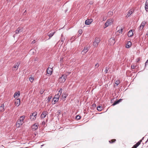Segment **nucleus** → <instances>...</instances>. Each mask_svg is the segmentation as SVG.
Masks as SVG:
<instances>
[{
	"instance_id": "nucleus-1",
	"label": "nucleus",
	"mask_w": 148,
	"mask_h": 148,
	"mask_svg": "<svg viewBox=\"0 0 148 148\" xmlns=\"http://www.w3.org/2000/svg\"><path fill=\"white\" fill-rule=\"evenodd\" d=\"M67 75H68L64 74H63L61 76L59 79L60 83H62L65 82L67 78Z\"/></svg>"
},
{
	"instance_id": "nucleus-2",
	"label": "nucleus",
	"mask_w": 148,
	"mask_h": 148,
	"mask_svg": "<svg viewBox=\"0 0 148 148\" xmlns=\"http://www.w3.org/2000/svg\"><path fill=\"white\" fill-rule=\"evenodd\" d=\"M112 19H110L108 20L105 24V28H106L109 25H111L112 23Z\"/></svg>"
},
{
	"instance_id": "nucleus-3",
	"label": "nucleus",
	"mask_w": 148,
	"mask_h": 148,
	"mask_svg": "<svg viewBox=\"0 0 148 148\" xmlns=\"http://www.w3.org/2000/svg\"><path fill=\"white\" fill-rule=\"evenodd\" d=\"M20 64V62H18L17 63H16L12 67L13 70H17L18 69Z\"/></svg>"
},
{
	"instance_id": "nucleus-4",
	"label": "nucleus",
	"mask_w": 148,
	"mask_h": 148,
	"mask_svg": "<svg viewBox=\"0 0 148 148\" xmlns=\"http://www.w3.org/2000/svg\"><path fill=\"white\" fill-rule=\"evenodd\" d=\"M23 121L21 119H18L16 123V126L17 127H19L23 123Z\"/></svg>"
},
{
	"instance_id": "nucleus-5",
	"label": "nucleus",
	"mask_w": 148,
	"mask_h": 148,
	"mask_svg": "<svg viewBox=\"0 0 148 148\" xmlns=\"http://www.w3.org/2000/svg\"><path fill=\"white\" fill-rule=\"evenodd\" d=\"M23 28L19 27L15 31V32L16 34H20L23 32Z\"/></svg>"
},
{
	"instance_id": "nucleus-6",
	"label": "nucleus",
	"mask_w": 148,
	"mask_h": 148,
	"mask_svg": "<svg viewBox=\"0 0 148 148\" xmlns=\"http://www.w3.org/2000/svg\"><path fill=\"white\" fill-rule=\"evenodd\" d=\"M53 72L52 68L49 67L47 69V73L49 75H51Z\"/></svg>"
},
{
	"instance_id": "nucleus-7",
	"label": "nucleus",
	"mask_w": 148,
	"mask_h": 148,
	"mask_svg": "<svg viewBox=\"0 0 148 148\" xmlns=\"http://www.w3.org/2000/svg\"><path fill=\"white\" fill-rule=\"evenodd\" d=\"M93 21L92 19H87L85 21V24L86 25H89Z\"/></svg>"
},
{
	"instance_id": "nucleus-8",
	"label": "nucleus",
	"mask_w": 148,
	"mask_h": 148,
	"mask_svg": "<svg viewBox=\"0 0 148 148\" xmlns=\"http://www.w3.org/2000/svg\"><path fill=\"white\" fill-rule=\"evenodd\" d=\"M48 112L47 111H44L42 112L40 116V117L41 118H45Z\"/></svg>"
},
{
	"instance_id": "nucleus-9",
	"label": "nucleus",
	"mask_w": 148,
	"mask_h": 148,
	"mask_svg": "<svg viewBox=\"0 0 148 148\" xmlns=\"http://www.w3.org/2000/svg\"><path fill=\"white\" fill-rule=\"evenodd\" d=\"M37 114V112H35L31 114L30 116V119H32V117L34 116V118H35L36 119V116Z\"/></svg>"
},
{
	"instance_id": "nucleus-10",
	"label": "nucleus",
	"mask_w": 148,
	"mask_h": 148,
	"mask_svg": "<svg viewBox=\"0 0 148 148\" xmlns=\"http://www.w3.org/2000/svg\"><path fill=\"white\" fill-rule=\"evenodd\" d=\"M133 31H134V30L131 29L128 32V35L129 37H131L133 35Z\"/></svg>"
},
{
	"instance_id": "nucleus-11",
	"label": "nucleus",
	"mask_w": 148,
	"mask_h": 148,
	"mask_svg": "<svg viewBox=\"0 0 148 148\" xmlns=\"http://www.w3.org/2000/svg\"><path fill=\"white\" fill-rule=\"evenodd\" d=\"M123 100L122 99H119V100L115 101L113 104L112 105V106H114L115 105H116L118 104L119 102H121V101H122Z\"/></svg>"
},
{
	"instance_id": "nucleus-12",
	"label": "nucleus",
	"mask_w": 148,
	"mask_h": 148,
	"mask_svg": "<svg viewBox=\"0 0 148 148\" xmlns=\"http://www.w3.org/2000/svg\"><path fill=\"white\" fill-rule=\"evenodd\" d=\"M109 42L110 43V44L114 45L115 43V41L113 38H111L109 40Z\"/></svg>"
},
{
	"instance_id": "nucleus-13",
	"label": "nucleus",
	"mask_w": 148,
	"mask_h": 148,
	"mask_svg": "<svg viewBox=\"0 0 148 148\" xmlns=\"http://www.w3.org/2000/svg\"><path fill=\"white\" fill-rule=\"evenodd\" d=\"M38 127V124L36 123L34 124L32 127V129L34 130H37Z\"/></svg>"
},
{
	"instance_id": "nucleus-14",
	"label": "nucleus",
	"mask_w": 148,
	"mask_h": 148,
	"mask_svg": "<svg viewBox=\"0 0 148 148\" xmlns=\"http://www.w3.org/2000/svg\"><path fill=\"white\" fill-rule=\"evenodd\" d=\"M15 103L17 106H18L20 104V99H18L15 102Z\"/></svg>"
},
{
	"instance_id": "nucleus-15",
	"label": "nucleus",
	"mask_w": 148,
	"mask_h": 148,
	"mask_svg": "<svg viewBox=\"0 0 148 148\" xmlns=\"http://www.w3.org/2000/svg\"><path fill=\"white\" fill-rule=\"evenodd\" d=\"M4 103L2 104L0 106V110L1 112L4 111L5 109L4 108Z\"/></svg>"
},
{
	"instance_id": "nucleus-16",
	"label": "nucleus",
	"mask_w": 148,
	"mask_h": 148,
	"mask_svg": "<svg viewBox=\"0 0 148 148\" xmlns=\"http://www.w3.org/2000/svg\"><path fill=\"white\" fill-rule=\"evenodd\" d=\"M59 99V98H54L53 99V101H52V104H54L56 102H57L58 101Z\"/></svg>"
},
{
	"instance_id": "nucleus-17",
	"label": "nucleus",
	"mask_w": 148,
	"mask_h": 148,
	"mask_svg": "<svg viewBox=\"0 0 148 148\" xmlns=\"http://www.w3.org/2000/svg\"><path fill=\"white\" fill-rule=\"evenodd\" d=\"M67 96L68 94L66 93V92H64L62 94V97L63 99H64V100H63V101H64L65 100V98Z\"/></svg>"
},
{
	"instance_id": "nucleus-18",
	"label": "nucleus",
	"mask_w": 148,
	"mask_h": 148,
	"mask_svg": "<svg viewBox=\"0 0 148 148\" xmlns=\"http://www.w3.org/2000/svg\"><path fill=\"white\" fill-rule=\"evenodd\" d=\"M132 45V42L130 41H128L126 46V48H129Z\"/></svg>"
},
{
	"instance_id": "nucleus-19",
	"label": "nucleus",
	"mask_w": 148,
	"mask_h": 148,
	"mask_svg": "<svg viewBox=\"0 0 148 148\" xmlns=\"http://www.w3.org/2000/svg\"><path fill=\"white\" fill-rule=\"evenodd\" d=\"M134 10L132 9H131L127 13V15H128V16H130L131 15L132 13L134 12Z\"/></svg>"
},
{
	"instance_id": "nucleus-20",
	"label": "nucleus",
	"mask_w": 148,
	"mask_h": 148,
	"mask_svg": "<svg viewBox=\"0 0 148 148\" xmlns=\"http://www.w3.org/2000/svg\"><path fill=\"white\" fill-rule=\"evenodd\" d=\"M88 47H84L82 50V52H84L85 53H86L88 51Z\"/></svg>"
},
{
	"instance_id": "nucleus-21",
	"label": "nucleus",
	"mask_w": 148,
	"mask_h": 148,
	"mask_svg": "<svg viewBox=\"0 0 148 148\" xmlns=\"http://www.w3.org/2000/svg\"><path fill=\"white\" fill-rule=\"evenodd\" d=\"M20 93L19 91L18 92H16L14 94L13 97L14 98H15L16 96L17 97H18L20 96Z\"/></svg>"
},
{
	"instance_id": "nucleus-22",
	"label": "nucleus",
	"mask_w": 148,
	"mask_h": 148,
	"mask_svg": "<svg viewBox=\"0 0 148 148\" xmlns=\"http://www.w3.org/2000/svg\"><path fill=\"white\" fill-rule=\"evenodd\" d=\"M145 9L147 12L148 11V1H146L145 3Z\"/></svg>"
},
{
	"instance_id": "nucleus-23",
	"label": "nucleus",
	"mask_w": 148,
	"mask_h": 148,
	"mask_svg": "<svg viewBox=\"0 0 148 148\" xmlns=\"http://www.w3.org/2000/svg\"><path fill=\"white\" fill-rule=\"evenodd\" d=\"M94 41L97 44H98L100 42V40L99 38H96L95 39Z\"/></svg>"
},
{
	"instance_id": "nucleus-24",
	"label": "nucleus",
	"mask_w": 148,
	"mask_h": 148,
	"mask_svg": "<svg viewBox=\"0 0 148 148\" xmlns=\"http://www.w3.org/2000/svg\"><path fill=\"white\" fill-rule=\"evenodd\" d=\"M146 23L147 22H146L143 21L142 22L140 25H141V26L142 27H143V28L145 25L146 24Z\"/></svg>"
},
{
	"instance_id": "nucleus-25",
	"label": "nucleus",
	"mask_w": 148,
	"mask_h": 148,
	"mask_svg": "<svg viewBox=\"0 0 148 148\" xmlns=\"http://www.w3.org/2000/svg\"><path fill=\"white\" fill-rule=\"evenodd\" d=\"M25 116H22L20 117V119H21V121H23H23L25 119Z\"/></svg>"
},
{
	"instance_id": "nucleus-26",
	"label": "nucleus",
	"mask_w": 148,
	"mask_h": 148,
	"mask_svg": "<svg viewBox=\"0 0 148 148\" xmlns=\"http://www.w3.org/2000/svg\"><path fill=\"white\" fill-rule=\"evenodd\" d=\"M97 109L98 111H100L102 110V107L101 106H99L97 107Z\"/></svg>"
},
{
	"instance_id": "nucleus-27",
	"label": "nucleus",
	"mask_w": 148,
	"mask_h": 148,
	"mask_svg": "<svg viewBox=\"0 0 148 148\" xmlns=\"http://www.w3.org/2000/svg\"><path fill=\"white\" fill-rule=\"evenodd\" d=\"M35 50L34 49H31L30 51V53L32 54H34L35 53Z\"/></svg>"
},
{
	"instance_id": "nucleus-28",
	"label": "nucleus",
	"mask_w": 148,
	"mask_h": 148,
	"mask_svg": "<svg viewBox=\"0 0 148 148\" xmlns=\"http://www.w3.org/2000/svg\"><path fill=\"white\" fill-rule=\"evenodd\" d=\"M55 32H54L53 33H50L48 35V36H49V38L48 39H50L51 37H52L53 36Z\"/></svg>"
},
{
	"instance_id": "nucleus-29",
	"label": "nucleus",
	"mask_w": 148,
	"mask_h": 148,
	"mask_svg": "<svg viewBox=\"0 0 148 148\" xmlns=\"http://www.w3.org/2000/svg\"><path fill=\"white\" fill-rule=\"evenodd\" d=\"M62 88H60V90H59L58 93H59V95L60 96L61 95L62 92Z\"/></svg>"
},
{
	"instance_id": "nucleus-30",
	"label": "nucleus",
	"mask_w": 148,
	"mask_h": 148,
	"mask_svg": "<svg viewBox=\"0 0 148 148\" xmlns=\"http://www.w3.org/2000/svg\"><path fill=\"white\" fill-rule=\"evenodd\" d=\"M29 80L31 82H32L34 80V78L33 77H30L29 78Z\"/></svg>"
},
{
	"instance_id": "nucleus-31",
	"label": "nucleus",
	"mask_w": 148,
	"mask_h": 148,
	"mask_svg": "<svg viewBox=\"0 0 148 148\" xmlns=\"http://www.w3.org/2000/svg\"><path fill=\"white\" fill-rule=\"evenodd\" d=\"M59 93H58L55 96L54 98H59L60 97V95H59Z\"/></svg>"
},
{
	"instance_id": "nucleus-32",
	"label": "nucleus",
	"mask_w": 148,
	"mask_h": 148,
	"mask_svg": "<svg viewBox=\"0 0 148 148\" xmlns=\"http://www.w3.org/2000/svg\"><path fill=\"white\" fill-rule=\"evenodd\" d=\"M93 45L95 46V47H97V46L98 44H97V43L94 41L93 42Z\"/></svg>"
},
{
	"instance_id": "nucleus-33",
	"label": "nucleus",
	"mask_w": 148,
	"mask_h": 148,
	"mask_svg": "<svg viewBox=\"0 0 148 148\" xmlns=\"http://www.w3.org/2000/svg\"><path fill=\"white\" fill-rule=\"evenodd\" d=\"M81 117L79 115H77L76 116L75 118H76V119H77V120H79V119H81Z\"/></svg>"
},
{
	"instance_id": "nucleus-34",
	"label": "nucleus",
	"mask_w": 148,
	"mask_h": 148,
	"mask_svg": "<svg viewBox=\"0 0 148 148\" xmlns=\"http://www.w3.org/2000/svg\"><path fill=\"white\" fill-rule=\"evenodd\" d=\"M52 98V96H49V97H48L47 99V101L48 102H49L50 101L51 99Z\"/></svg>"
},
{
	"instance_id": "nucleus-35",
	"label": "nucleus",
	"mask_w": 148,
	"mask_h": 148,
	"mask_svg": "<svg viewBox=\"0 0 148 148\" xmlns=\"http://www.w3.org/2000/svg\"><path fill=\"white\" fill-rule=\"evenodd\" d=\"M116 140L115 139H112L111 140L109 141V142L110 143H112L115 142Z\"/></svg>"
},
{
	"instance_id": "nucleus-36",
	"label": "nucleus",
	"mask_w": 148,
	"mask_h": 148,
	"mask_svg": "<svg viewBox=\"0 0 148 148\" xmlns=\"http://www.w3.org/2000/svg\"><path fill=\"white\" fill-rule=\"evenodd\" d=\"M142 142V140H140L136 144L138 146Z\"/></svg>"
},
{
	"instance_id": "nucleus-37",
	"label": "nucleus",
	"mask_w": 148,
	"mask_h": 148,
	"mask_svg": "<svg viewBox=\"0 0 148 148\" xmlns=\"http://www.w3.org/2000/svg\"><path fill=\"white\" fill-rule=\"evenodd\" d=\"M113 14V12H109L108 13V15L109 16H112Z\"/></svg>"
},
{
	"instance_id": "nucleus-38",
	"label": "nucleus",
	"mask_w": 148,
	"mask_h": 148,
	"mask_svg": "<svg viewBox=\"0 0 148 148\" xmlns=\"http://www.w3.org/2000/svg\"><path fill=\"white\" fill-rule=\"evenodd\" d=\"M120 82V81L119 80H117L116 81L115 84L117 86L119 84Z\"/></svg>"
},
{
	"instance_id": "nucleus-39",
	"label": "nucleus",
	"mask_w": 148,
	"mask_h": 148,
	"mask_svg": "<svg viewBox=\"0 0 148 148\" xmlns=\"http://www.w3.org/2000/svg\"><path fill=\"white\" fill-rule=\"evenodd\" d=\"M109 69L108 67H106V69L104 71V72L106 73H108V71Z\"/></svg>"
},
{
	"instance_id": "nucleus-40",
	"label": "nucleus",
	"mask_w": 148,
	"mask_h": 148,
	"mask_svg": "<svg viewBox=\"0 0 148 148\" xmlns=\"http://www.w3.org/2000/svg\"><path fill=\"white\" fill-rule=\"evenodd\" d=\"M78 33H79L78 35L79 34L80 35L82 34V30H79L78 31Z\"/></svg>"
},
{
	"instance_id": "nucleus-41",
	"label": "nucleus",
	"mask_w": 148,
	"mask_h": 148,
	"mask_svg": "<svg viewBox=\"0 0 148 148\" xmlns=\"http://www.w3.org/2000/svg\"><path fill=\"white\" fill-rule=\"evenodd\" d=\"M138 146L135 144L132 148H136Z\"/></svg>"
},
{
	"instance_id": "nucleus-42",
	"label": "nucleus",
	"mask_w": 148,
	"mask_h": 148,
	"mask_svg": "<svg viewBox=\"0 0 148 148\" xmlns=\"http://www.w3.org/2000/svg\"><path fill=\"white\" fill-rule=\"evenodd\" d=\"M92 108H95L96 107V104H92Z\"/></svg>"
},
{
	"instance_id": "nucleus-43",
	"label": "nucleus",
	"mask_w": 148,
	"mask_h": 148,
	"mask_svg": "<svg viewBox=\"0 0 148 148\" xmlns=\"http://www.w3.org/2000/svg\"><path fill=\"white\" fill-rule=\"evenodd\" d=\"M135 66L134 65H132L131 66V69H134L135 68Z\"/></svg>"
},
{
	"instance_id": "nucleus-44",
	"label": "nucleus",
	"mask_w": 148,
	"mask_h": 148,
	"mask_svg": "<svg viewBox=\"0 0 148 148\" xmlns=\"http://www.w3.org/2000/svg\"><path fill=\"white\" fill-rule=\"evenodd\" d=\"M143 27H142V26H141L140 25V26H139V30H141L142 29H143Z\"/></svg>"
},
{
	"instance_id": "nucleus-45",
	"label": "nucleus",
	"mask_w": 148,
	"mask_h": 148,
	"mask_svg": "<svg viewBox=\"0 0 148 148\" xmlns=\"http://www.w3.org/2000/svg\"><path fill=\"white\" fill-rule=\"evenodd\" d=\"M44 92V91L42 90H40V94L42 95Z\"/></svg>"
},
{
	"instance_id": "nucleus-46",
	"label": "nucleus",
	"mask_w": 148,
	"mask_h": 148,
	"mask_svg": "<svg viewBox=\"0 0 148 148\" xmlns=\"http://www.w3.org/2000/svg\"><path fill=\"white\" fill-rule=\"evenodd\" d=\"M99 66V65L98 63H97L95 65V67H98Z\"/></svg>"
},
{
	"instance_id": "nucleus-47",
	"label": "nucleus",
	"mask_w": 148,
	"mask_h": 148,
	"mask_svg": "<svg viewBox=\"0 0 148 148\" xmlns=\"http://www.w3.org/2000/svg\"><path fill=\"white\" fill-rule=\"evenodd\" d=\"M120 32H119V33H121V34L122 33V32H123V29L122 28H121L120 29Z\"/></svg>"
},
{
	"instance_id": "nucleus-48",
	"label": "nucleus",
	"mask_w": 148,
	"mask_h": 148,
	"mask_svg": "<svg viewBox=\"0 0 148 148\" xmlns=\"http://www.w3.org/2000/svg\"><path fill=\"white\" fill-rule=\"evenodd\" d=\"M30 119L32 121H34L35 120L36 118H34V116H33V117H32V118Z\"/></svg>"
},
{
	"instance_id": "nucleus-49",
	"label": "nucleus",
	"mask_w": 148,
	"mask_h": 148,
	"mask_svg": "<svg viewBox=\"0 0 148 148\" xmlns=\"http://www.w3.org/2000/svg\"><path fill=\"white\" fill-rule=\"evenodd\" d=\"M45 121H43L42 122V125H45Z\"/></svg>"
},
{
	"instance_id": "nucleus-50",
	"label": "nucleus",
	"mask_w": 148,
	"mask_h": 148,
	"mask_svg": "<svg viewBox=\"0 0 148 148\" xmlns=\"http://www.w3.org/2000/svg\"><path fill=\"white\" fill-rule=\"evenodd\" d=\"M35 40H33L32 42V44H34V43H35Z\"/></svg>"
},
{
	"instance_id": "nucleus-51",
	"label": "nucleus",
	"mask_w": 148,
	"mask_h": 148,
	"mask_svg": "<svg viewBox=\"0 0 148 148\" xmlns=\"http://www.w3.org/2000/svg\"><path fill=\"white\" fill-rule=\"evenodd\" d=\"M148 62V59L147 60V61L145 63V66H146V63H147Z\"/></svg>"
},
{
	"instance_id": "nucleus-52",
	"label": "nucleus",
	"mask_w": 148,
	"mask_h": 148,
	"mask_svg": "<svg viewBox=\"0 0 148 148\" xmlns=\"http://www.w3.org/2000/svg\"><path fill=\"white\" fill-rule=\"evenodd\" d=\"M144 138V137H143L142 138V139L141 140H142H142H143Z\"/></svg>"
},
{
	"instance_id": "nucleus-53",
	"label": "nucleus",
	"mask_w": 148,
	"mask_h": 148,
	"mask_svg": "<svg viewBox=\"0 0 148 148\" xmlns=\"http://www.w3.org/2000/svg\"><path fill=\"white\" fill-rule=\"evenodd\" d=\"M148 141H147V140L146 141V142H145V144L146 143H147V142Z\"/></svg>"
},
{
	"instance_id": "nucleus-54",
	"label": "nucleus",
	"mask_w": 148,
	"mask_h": 148,
	"mask_svg": "<svg viewBox=\"0 0 148 148\" xmlns=\"http://www.w3.org/2000/svg\"><path fill=\"white\" fill-rule=\"evenodd\" d=\"M126 18H128V17H129V16H128V15H127V14L126 16Z\"/></svg>"
},
{
	"instance_id": "nucleus-55",
	"label": "nucleus",
	"mask_w": 148,
	"mask_h": 148,
	"mask_svg": "<svg viewBox=\"0 0 148 148\" xmlns=\"http://www.w3.org/2000/svg\"><path fill=\"white\" fill-rule=\"evenodd\" d=\"M113 102V100H111V102L112 103V102Z\"/></svg>"
},
{
	"instance_id": "nucleus-56",
	"label": "nucleus",
	"mask_w": 148,
	"mask_h": 148,
	"mask_svg": "<svg viewBox=\"0 0 148 148\" xmlns=\"http://www.w3.org/2000/svg\"><path fill=\"white\" fill-rule=\"evenodd\" d=\"M146 36H148V34H146Z\"/></svg>"
},
{
	"instance_id": "nucleus-57",
	"label": "nucleus",
	"mask_w": 148,
	"mask_h": 148,
	"mask_svg": "<svg viewBox=\"0 0 148 148\" xmlns=\"http://www.w3.org/2000/svg\"><path fill=\"white\" fill-rule=\"evenodd\" d=\"M117 32H120V30H118V31H117Z\"/></svg>"
},
{
	"instance_id": "nucleus-58",
	"label": "nucleus",
	"mask_w": 148,
	"mask_h": 148,
	"mask_svg": "<svg viewBox=\"0 0 148 148\" xmlns=\"http://www.w3.org/2000/svg\"><path fill=\"white\" fill-rule=\"evenodd\" d=\"M26 12V10H25V12H24V13L25 12Z\"/></svg>"
},
{
	"instance_id": "nucleus-59",
	"label": "nucleus",
	"mask_w": 148,
	"mask_h": 148,
	"mask_svg": "<svg viewBox=\"0 0 148 148\" xmlns=\"http://www.w3.org/2000/svg\"><path fill=\"white\" fill-rule=\"evenodd\" d=\"M70 72H69L68 73V75H69V74H70Z\"/></svg>"
},
{
	"instance_id": "nucleus-60",
	"label": "nucleus",
	"mask_w": 148,
	"mask_h": 148,
	"mask_svg": "<svg viewBox=\"0 0 148 148\" xmlns=\"http://www.w3.org/2000/svg\"><path fill=\"white\" fill-rule=\"evenodd\" d=\"M60 113V111L59 112V113Z\"/></svg>"
},
{
	"instance_id": "nucleus-61",
	"label": "nucleus",
	"mask_w": 148,
	"mask_h": 148,
	"mask_svg": "<svg viewBox=\"0 0 148 148\" xmlns=\"http://www.w3.org/2000/svg\"><path fill=\"white\" fill-rule=\"evenodd\" d=\"M147 141H148V138L147 139Z\"/></svg>"
},
{
	"instance_id": "nucleus-62",
	"label": "nucleus",
	"mask_w": 148,
	"mask_h": 148,
	"mask_svg": "<svg viewBox=\"0 0 148 148\" xmlns=\"http://www.w3.org/2000/svg\"><path fill=\"white\" fill-rule=\"evenodd\" d=\"M147 147H148V145L147 146Z\"/></svg>"
}]
</instances>
